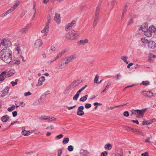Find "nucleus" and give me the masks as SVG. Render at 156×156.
<instances>
[{
    "label": "nucleus",
    "mask_w": 156,
    "mask_h": 156,
    "mask_svg": "<svg viewBox=\"0 0 156 156\" xmlns=\"http://www.w3.org/2000/svg\"><path fill=\"white\" fill-rule=\"evenodd\" d=\"M0 58L5 62L9 63L12 58L11 51L7 48L2 49L0 52Z\"/></svg>",
    "instance_id": "obj_1"
},
{
    "label": "nucleus",
    "mask_w": 156,
    "mask_h": 156,
    "mask_svg": "<svg viewBox=\"0 0 156 156\" xmlns=\"http://www.w3.org/2000/svg\"><path fill=\"white\" fill-rule=\"evenodd\" d=\"M142 41L145 43H148V46L150 48L153 49L156 46L155 43L152 40L148 41V40H141Z\"/></svg>",
    "instance_id": "obj_2"
},
{
    "label": "nucleus",
    "mask_w": 156,
    "mask_h": 156,
    "mask_svg": "<svg viewBox=\"0 0 156 156\" xmlns=\"http://www.w3.org/2000/svg\"><path fill=\"white\" fill-rule=\"evenodd\" d=\"M78 31H76L74 30H71L67 33L66 35V37L68 39L74 38L75 36L78 35Z\"/></svg>",
    "instance_id": "obj_3"
},
{
    "label": "nucleus",
    "mask_w": 156,
    "mask_h": 156,
    "mask_svg": "<svg viewBox=\"0 0 156 156\" xmlns=\"http://www.w3.org/2000/svg\"><path fill=\"white\" fill-rule=\"evenodd\" d=\"M146 109L147 108H145L144 109H143L141 110H135L134 111L135 112H132V113L136 115L137 116V118H139L141 116L143 117L144 115V113L146 111Z\"/></svg>",
    "instance_id": "obj_4"
},
{
    "label": "nucleus",
    "mask_w": 156,
    "mask_h": 156,
    "mask_svg": "<svg viewBox=\"0 0 156 156\" xmlns=\"http://www.w3.org/2000/svg\"><path fill=\"white\" fill-rule=\"evenodd\" d=\"M49 27L48 26V22L47 23V26L45 27L44 29L41 30V32L42 34L43 38H45L47 36V34L48 33L49 29H48Z\"/></svg>",
    "instance_id": "obj_5"
},
{
    "label": "nucleus",
    "mask_w": 156,
    "mask_h": 156,
    "mask_svg": "<svg viewBox=\"0 0 156 156\" xmlns=\"http://www.w3.org/2000/svg\"><path fill=\"white\" fill-rule=\"evenodd\" d=\"M75 83L76 82H73L69 86L66 90L64 91L63 94H66L67 93L70 92L71 90H73V87H75Z\"/></svg>",
    "instance_id": "obj_6"
},
{
    "label": "nucleus",
    "mask_w": 156,
    "mask_h": 156,
    "mask_svg": "<svg viewBox=\"0 0 156 156\" xmlns=\"http://www.w3.org/2000/svg\"><path fill=\"white\" fill-rule=\"evenodd\" d=\"M75 23V21L74 20H73L71 22L66 24L65 27V30L66 31H69L72 28L73 26Z\"/></svg>",
    "instance_id": "obj_7"
},
{
    "label": "nucleus",
    "mask_w": 156,
    "mask_h": 156,
    "mask_svg": "<svg viewBox=\"0 0 156 156\" xmlns=\"http://www.w3.org/2000/svg\"><path fill=\"white\" fill-rule=\"evenodd\" d=\"M54 20L58 25L61 22V19L60 14L59 13H55V16L54 17Z\"/></svg>",
    "instance_id": "obj_8"
},
{
    "label": "nucleus",
    "mask_w": 156,
    "mask_h": 156,
    "mask_svg": "<svg viewBox=\"0 0 156 156\" xmlns=\"http://www.w3.org/2000/svg\"><path fill=\"white\" fill-rule=\"evenodd\" d=\"M84 107L83 106H79L77 109V114L79 116H82L84 114V112L83 111Z\"/></svg>",
    "instance_id": "obj_9"
},
{
    "label": "nucleus",
    "mask_w": 156,
    "mask_h": 156,
    "mask_svg": "<svg viewBox=\"0 0 156 156\" xmlns=\"http://www.w3.org/2000/svg\"><path fill=\"white\" fill-rule=\"evenodd\" d=\"M1 43L3 46L6 47H10L12 45L11 42L9 40H3V41Z\"/></svg>",
    "instance_id": "obj_10"
},
{
    "label": "nucleus",
    "mask_w": 156,
    "mask_h": 156,
    "mask_svg": "<svg viewBox=\"0 0 156 156\" xmlns=\"http://www.w3.org/2000/svg\"><path fill=\"white\" fill-rule=\"evenodd\" d=\"M32 24L29 23L25 27L23 28L20 31L19 33L20 34H23L25 33L26 31L28 30V29L31 26Z\"/></svg>",
    "instance_id": "obj_11"
},
{
    "label": "nucleus",
    "mask_w": 156,
    "mask_h": 156,
    "mask_svg": "<svg viewBox=\"0 0 156 156\" xmlns=\"http://www.w3.org/2000/svg\"><path fill=\"white\" fill-rule=\"evenodd\" d=\"M42 44V41L41 40H37L34 43V46L36 48H39Z\"/></svg>",
    "instance_id": "obj_12"
},
{
    "label": "nucleus",
    "mask_w": 156,
    "mask_h": 156,
    "mask_svg": "<svg viewBox=\"0 0 156 156\" xmlns=\"http://www.w3.org/2000/svg\"><path fill=\"white\" fill-rule=\"evenodd\" d=\"M154 94L150 91H143V95L147 97H151L153 96Z\"/></svg>",
    "instance_id": "obj_13"
},
{
    "label": "nucleus",
    "mask_w": 156,
    "mask_h": 156,
    "mask_svg": "<svg viewBox=\"0 0 156 156\" xmlns=\"http://www.w3.org/2000/svg\"><path fill=\"white\" fill-rule=\"evenodd\" d=\"M20 2L18 1L17 3H16L14 5L12 6L10 9L7 11H9V13L13 11L14 9L19 5Z\"/></svg>",
    "instance_id": "obj_14"
},
{
    "label": "nucleus",
    "mask_w": 156,
    "mask_h": 156,
    "mask_svg": "<svg viewBox=\"0 0 156 156\" xmlns=\"http://www.w3.org/2000/svg\"><path fill=\"white\" fill-rule=\"evenodd\" d=\"M89 153L88 151L83 149H81L80 151V154L82 156H87Z\"/></svg>",
    "instance_id": "obj_15"
},
{
    "label": "nucleus",
    "mask_w": 156,
    "mask_h": 156,
    "mask_svg": "<svg viewBox=\"0 0 156 156\" xmlns=\"http://www.w3.org/2000/svg\"><path fill=\"white\" fill-rule=\"evenodd\" d=\"M156 121V120L155 119H153L152 120H150L147 121H144L142 122V124L143 125H150L153 122Z\"/></svg>",
    "instance_id": "obj_16"
},
{
    "label": "nucleus",
    "mask_w": 156,
    "mask_h": 156,
    "mask_svg": "<svg viewBox=\"0 0 156 156\" xmlns=\"http://www.w3.org/2000/svg\"><path fill=\"white\" fill-rule=\"evenodd\" d=\"M140 29L144 32L148 30L147 23H143L140 28Z\"/></svg>",
    "instance_id": "obj_17"
},
{
    "label": "nucleus",
    "mask_w": 156,
    "mask_h": 156,
    "mask_svg": "<svg viewBox=\"0 0 156 156\" xmlns=\"http://www.w3.org/2000/svg\"><path fill=\"white\" fill-rule=\"evenodd\" d=\"M88 42V40H80L77 42L78 45H83L87 43Z\"/></svg>",
    "instance_id": "obj_18"
},
{
    "label": "nucleus",
    "mask_w": 156,
    "mask_h": 156,
    "mask_svg": "<svg viewBox=\"0 0 156 156\" xmlns=\"http://www.w3.org/2000/svg\"><path fill=\"white\" fill-rule=\"evenodd\" d=\"M144 35L147 37H151L152 36V34L149 30L144 32Z\"/></svg>",
    "instance_id": "obj_19"
},
{
    "label": "nucleus",
    "mask_w": 156,
    "mask_h": 156,
    "mask_svg": "<svg viewBox=\"0 0 156 156\" xmlns=\"http://www.w3.org/2000/svg\"><path fill=\"white\" fill-rule=\"evenodd\" d=\"M9 118V116L7 115H5L2 117V120L4 122H6L8 120Z\"/></svg>",
    "instance_id": "obj_20"
},
{
    "label": "nucleus",
    "mask_w": 156,
    "mask_h": 156,
    "mask_svg": "<svg viewBox=\"0 0 156 156\" xmlns=\"http://www.w3.org/2000/svg\"><path fill=\"white\" fill-rule=\"evenodd\" d=\"M45 80L44 77V76L41 77L38 80V83L37 86H40L42 85V82H44Z\"/></svg>",
    "instance_id": "obj_21"
},
{
    "label": "nucleus",
    "mask_w": 156,
    "mask_h": 156,
    "mask_svg": "<svg viewBox=\"0 0 156 156\" xmlns=\"http://www.w3.org/2000/svg\"><path fill=\"white\" fill-rule=\"evenodd\" d=\"M149 30L151 33L155 32L156 31V29L154 26L151 25L148 28Z\"/></svg>",
    "instance_id": "obj_22"
},
{
    "label": "nucleus",
    "mask_w": 156,
    "mask_h": 156,
    "mask_svg": "<svg viewBox=\"0 0 156 156\" xmlns=\"http://www.w3.org/2000/svg\"><path fill=\"white\" fill-rule=\"evenodd\" d=\"M6 73V72H4L0 75V81H2L4 80Z\"/></svg>",
    "instance_id": "obj_23"
},
{
    "label": "nucleus",
    "mask_w": 156,
    "mask_h": 156,
    "mask_svg": "<svg viewBox=\"0 0 156 156\" xmlns=\"http://www.w3.org/2000/svg\"><path fill=\"white\" fill-rule=\"evenodd\" d=\"M115 1L116 0H113L109 5V7L111 9H112L114 7L115 3Z\"/></svg>",
    "instance_id": "obj_24"
},
{
    "label": "nucleus",
    "mask_w": 156,
    "mask_h": 156,
    "mask_svg": "<svg viewBox=\"0 0 156 156\" xmlns=\"http://www.w3.org/2000/svg\"><path fill=\"white\" fill-rule=\"evenodd\" d=\"M30 131H26L24 129L22 132V133L23 135L26 136H28L30 135Z\"/></svg>",
    "instance_id": "obj_25"
},
{
    "label": "nucleus",
    "mask_w": 156,
    "mask_h": 156,
    "mask_svg": "<svg viewBox=\"0 0 156 156\" xmlns=\"http://www.w3.org/2000/svg\"><path fill=\"white\" fill-rule=\"evenodd\" d=\"M121 58L126 64H128V62L127 61V59H128V57L127 56H121Z\"/></svg>",
    "instance_id": "obj_26"
},
{
    "label": "nucleus",
    "mask_w": 156,
    "mask_h": 156,
    "mask_svg": "<svg viewBox=\"0 0 156 156\" xmlns=\"http://www.w3.org/2000/svg\"><path fill=\"white\" fill-rule=\"evenodd\" d=\"M124 129L126 130H129V131H132L133 132H134V129L133 128L125 126L124 127Z\"/></svg>",
    "instance_id": "obj_27"
},
{
    "label": "nucleus",
    "mask_w": 156,
    "mask_h": 156,
    "mask_svg": "<svg viewBox=\"0 0 156 156\" xmlns=\"http://www.w3.org/2000/svg\"><path fill=\"white\" fill-rule=\"evenodd\" d=\"M69 141V138L68 137L64 138L62 140V143L64 144L68 143Z\"/></svg>",
    "instance_id": "obj_28"
},
{
    "label": "nucleus",
    "mask_w": 156,
    "mask_h": 156,
    "mask_svg": "<svg viewBox=\"0 0 156 156\" xmlns=\"http://www.w3.org/2000/svg\"><path fill=\"white\" fill-rule=\"evenodd\" d=\"M151 138V137H148L147 139L144 140V142L145 143H148L149 144H151L153 143L152 142L150 141V140Z\"/></svg>",
    "instance_id": "obj_29"
},
{
    "label": "nucleus",
    "mask_w": 156,
    "mask_h": 156,
    "mask_svg": "<svg viewBox=\"0 0 156 156\" xmlns=\"http://www.w3.org/2000/svg\"><path fill=\"white\" fill-rule=\"evenodd\" d=\"M88 96V95H86L85 96H84L81 98L80 99V101H81L84 102V101H85L87 100V98Z\"/></svg>",
    "instance_id": "obj_30"
},
{
    "label": "nucleus",
    "mask_w": 156,
    "mask_h": 156,
    "mask_svg": "<svg viewBox=\"0 0 156 156\" xmlns=\"http://www.w3.org/2000/svg\"><path fill=\"white\" fill-rule=\"evenodd\" d=\"M104 147L105 149H108V150H110L112 148V146L109 144H107L105 145Z\"/></svg>",
    "instance_id": "obj_31"
},
{
    "label": "nucleus",
    "mask_w": 156,
    "mask_h": 156,
    "mask_svg": "<svg viewBox=\"0 0 156 156\" xmlns=\"http://www.w3.org/2000/svg\"><path fill=\"white\" fill-rule=\"evenodd\" d=\"M15 106L13 105L11 107H9L8 108L7 110L9 112H11L15 109Z\"/></svg>",
    "instance_id": "obj_32"
},
{
    "label": "nucleus",
    "mask_w": 156,
    "mask_h": 156,
    "mask_svg": "<svg viewBox=\"0 0 156 156\" xmlns=\"http://www.w3.org/2000/svg\"><path fill=\"white\" fill-rule=\"evenodd\" d=\"M70 58L71 61L75 59L77 57V55L76 54H73L69 56Z\"/></svg>",
    "instance_id": "obj_33"
},
{
    "label": "nucleus",
    "mask_w": 156,
    "mask_h": 156,
    "mask_svg": "<svg viewBox=\"0 0 156 156\" xmlns=\"http://www.w3.org/2000/svg\"><path fill=\"white\" fill-rule=\"evenodd\" d=\"M71 61L70 58H69V57H66V61L65 62V64H67L69 62Z\"/></svg>",
    "instance_id": "obj_34"
},
{
    "label": "nucleus",
    "mask_w": 156,
    "mask_h": 156,
    "mask_svg": "<svg viewBox=\"0 0 156 156\" xmlns=\"http://www.w3.org/2000/svg\"><path fill=\"white\" fill-rule=\"evenodd\" d=\"M126 105V104H124L123 105H120L118 106H115L113 107H110L109 108L110 109H113L117 107H121L122 106H124Z\"/></svg>",
    "instance_id": "obj_35"
},
{
    "label": "nucleus",
    "mask_w": 156,
    "mask_h": 156,
    "mask_svg": "<svg viewBox=\"0 0 156 156\" xmlns=\"http://www.w3.org/2000/svg\"><path fill=\"white\" fill-rule=\"evenodd\" d=\"M87 85H86L82 87L76 93L77 94L79 95L80 93L82 92L85 88L87 87Z\"/></svg>",
    "instance_id": "obj_36"
},
{
    "label": "nucleus",
    "mask_w": 156,
    "mask_h": 156,
    "mask_svg": "<svg viewBox=\"0 0 156 156\" xmlns=\"http://www.w3.org/2000/svg\"><path fill=\"white\" fill-rule=\"evenodd\" d=\"M87 85H86L82 87L76 93L77 94L79 95L80 93L82 92L85 88L87 87Z\"/></svg>",
    "instance_id": "obj_37"
},
{
    "label": "nucleus",
    "mask_w": 156,
    "mask_h": 156,
    "mask_svg": "<svg viewBox=\"0 0 156 156\" xmlns=\"http://www.w3.org/2000/svg\"><path fill=\"white\" fill-rule=\"evenodd\" d=\"M99 78V76L98 75H96L95 76V77L94 79V83H99L98 82V80Z\"/></svg>",
    "instance_id": "obj_38"
},
{
    "label": "nucleus",
    "mask_w": 156,
    "mask_h": 156,
    "mask_svg": "<svg viewBox=\"0 0 156 156\" xmlns=\"http://www.w3.org/2000/svg\"><path fill=\"white\" fill-rule=\"evenodd\" d=\"M57 48L56 45H53L51 47V50L52 51H55Z\"/></svg>",
    "instance_id": "obj_39"
},
{
    "label": "nucleus",
    "mask_w": 156,
    "mask_h": 156,
    "mask_svg": "<svg viewBox=\"0 0 156 156\" xmlns=\"http://www.w3.org/2000/svg\"><path fill=\"white\" fill-rule=\"evenodd\" d=\"M64 63H63V64H62V63L60 64L58 66V67H57L58 69H63V68H64Z\"/></svg>",
    "instance_id": "obj_40"
},
{
    "label": "nucleus",
    "mask_w": 156,
    "mask_h": 156,
    "mask_svg": "<svg viewBox=\"0 0 156 156\" xmlns=\"http://www.w3.org/2000/svg\"><path fill=\"white\" fill-rule=\"evenodd\" d=\"M9 13V11H7L5 13L0 15V18L1 17H4V16H6V15H7V14H8Z\"/></svg>",
    "instance_id": "obj_41"
},
{
    "label": "nucleus",
    "mask_w": 156,
    "mask_h": 156,
    "mask_svg": "<svg viewBox=\"0 0 156 156\" xmlns=\"http://www.w3.org/2000/svg\"><path fill=\"white\" fill-rule=\"evenodd\" d=\"M142 84L144 85L147 86L148 85L150 84V83L148 81H143L142 82Z\"/></svg>",
    "instance_id": "obj_42"
},
{
    "label": "nucleus",
    "mask_w": 156,
    "mask_h": 156,
    "mask_svg": "<svg viewBox=\"0 0 156 156\" xmlns=\"http://www.w3.org/2000/svg\"><path fill=\"white\" fill-rule=\"evenodd\" d=\"M79 95L76 93L73 98V99L74 100H77L79 96Z\"/></svg>",
    "instance_id": "obj_43"
},
{
    "label": "nucleus",
    "mask_w": 156,
    "mask_h": 156,
    "mask_svg": "<svg viewBox=\"0 0 156 156\" xmlns=\"http://www.w3.org/2000/svg\"><path fill=\"white\" fill-rule=\"evenodd\" d=\"M91 105L89 103L86 104L85 105V108L87 109H88L91 107Z\"/></svg>",
    "instance_id": "obj_44"
},
{
    "label": "nucleus",
    "mask_w": 156,
    "mask_h": 156,
    "mask_svg": "<svg viewBox=\"0 0 156 156\" xmlns=\"http://www.w3.org/2000/svg\"><path fill=\"white\" fill-rule=\"evenodd\" d=\"M67 149H68V150L69 151H72L73 150V146H71V145L69 146L68 147Z\"/></svg>",
    "instance_id": "obj_45"
},
{
    "label": "nucleus",
    "mask_w": 156,
    "mask_h": 156,
    "mask_svg": "<svg viewBox=\"0 0 156 156\" xmlns=\"http://www.w3.org/2000/svg\"><path fill=\"white\" fill-rule=\"evenodd\" d=\"M62 153V150L61 149H59L58 151V156H61V155Z\"/></svg>",
    "instance_id": "obj_46"
},
{
    "label": "nucleus",
    "mask_w": 156,
    "mask_h": 156,
    "mask_svg": "<svg viewBox=\"0 0 156 156\" xmlns=\"http://www.w3.org/2000/svg\"><path fill=\"white\" fill-rule=\"evenodd\" d=\"M148 57L151 58H154L156 57L155 55L153 54L152 53H150L148 55Z\"/></svg>",
    "instance_id": "obj_47"
},
{
    "label": "nucleus",
    "mask_w": 156,
    "mask_h": 156,
    "mask_svg": "<svg viewBox=\"0 0 156 156\" xmlns=\"http://www.w3.org/2000/svg\"><path fill=\"white\" fill-rule=\"evenodd\" d=\"M9 89V87H6L3 90V92H5L6 93H8V91Z\"/></svg>",
    "instance_id": "obj_48"
},
{
    "label": "nucleus",
    "mask_w": 156,
    "mask_h": 156,
    "mask_svg": "<svg viewBox=\"0 0 156 156\" xmlns=\"http://www.w3.org/2000/svg\"><path fill=\"white\" fill-rule=\"evenodd\" d=\"M108 155V153L107 151H105L103 152L101 154V156H106Z\"/></svg>",
    "instance_id": "obj_49"
},
{
    "label": "nucleus",
    "mask_w": 156,
    "mask_h": 156,
    "mask_svg": "<svg viewBox=\"0 0 156 156\" xmlns=\"http://www.w3.org/2000/svg\"><path fill=\"white\" fill-rule=\"evenodd\" d=\"M123 115L126 117L128 116L129 115V112L127 111L124 112L123 113Z\"/></svg>",
    "instance_id": "obj_50"
},
{
    "label": "nucleus",
    "mask_w": 156,
    "mask_h": 156,
    "mask_svg": "<svg viewBox=\"0 0 156 156\" xmlns=\"http://www.w3.org/2000/svg\"><path fill=\"white\" fill-rule=\"evenodd\" d=\"M141 155L142 156H149L148 153L147 152H145L144 153L141 154Z\"/></svg>",
    "instance_id": "obj_51"
},
{
    "label": "nucleus",
    "mask_w": 156,
    "mask_h": 156,
    "mask_svg": "<svg viewBox=\"0 0 156 156\" xmlns=\"http://www.w3.org/2000/svg\"><path fill=\"white\" fill-rule=\"evenodd\" d=\"M14 74V73H8L6 75V76L7 77H10L13 75Z\"/></svg>",
    "instance_id": "obj_52"
},
{
    "label": "nucleus",
    "mask_w": 156,
    "mask_h": 156,
    "mask_svg": "<svg viewBox=\"0 0 156 156\" xmlns=\"http://www.w3.org/2000/svg\"><path fill=\"white\" fill-rule=\"evenodd\" d=\"M56 120V118L54 117H49V121H54Z\"/></svg>",
    "instance_id": "obj_53"
},
{
    "label": "nucleus",
    "mask_w": 156,
    "mask_h": 156,
    "mask_svg": "<svg viewBox=\"0 0 156 156\" xmlns=\"http://www.w3.org/2000/svg\"><path fill=\"white\" fill-rule=\"evenodd\" d=\"M31 94V93L30 91H28L27 92H25L24 93V96H27Z\"/></svg>",
    "instance_id": "obj_54"
},
{
    "label": "nucleus",
    "mask_w": 156,
    "mask_h": 156,
    "mask_svg": "<svg viewBox=\"0 0 156 156\" xmlns=\"http://www.w3.org/2000/svg\"><path fill=\"white\" fill-rule=\"evenodd\" d=\"M75 106H76V105H74L73 106H71V107H70L68 106H66V107L67 108H68V110H69L72 109L73 108H74L75 107Z\"/></svg>",
    "instance_id": "obj_55"
},
{
    "label": "nucleus",
    "mask_w": 156,
    "mask_h": 156,
    "mask_svg": "<svg viewBox=\"0 0 156 156\" xmlns=\"http://www.w3.org/2000/svg\"><path fill=\"white\" fill-rule=\"evenodd\" d=\"M63 137V135L62 134H59V135H57L56 136V137L59 139H61Z\"/></svg>",
    "instance_id": "obj_56"
},
{
    "label": "nucleus",
    "mask_w": 156,
    "mask_h": 156,
    "mask_svg": "<svg viewBox=\"0 0 156 156\" xmlns=\"http://www.w3.org/2000/svg\"><path fill=\"white\" fill-rule=\"evenodd\" d=\"M12 114L13 116L15 117L17 115V112L16 111H14L12 112Z\"/></svg>",
    "instance_id": "obj_57"
},
{
    "label": "nucleus",
    "mask_w": 156,
    "mask_h": 156,
    "mask_svg": "<svg viewBox=\"0 0 156 156\" xmlns=\"http://www.w3.org/2000/svg\"><path fill=\"white\" fill-rule=\"evenodd\" d=\"M58 59V58H57V57L56 56L53 59H51L50 61V62L51 63L54 62V61Z\"/></svg>",
    "instance_id": "obj_58"
},
{
    "label": "nucleus",
    "mask_w": 156,
    "mask_h": 156,
    "mask_svg": "<svg viewBox=\"0 0 156 156\" xmlns=\"http://www.w3.org/2000/svg\"><path fill=\"white\" fill-rule=\"evenodd\" d=\"M116 76L117 77L116 78V80H119L120 77V75L119 74H118L116 75Z\"/></svg>",
    "instance_id": "obj_59"
},
{
    "label": "nucleus",
    "mask_w": 156,
    "mask_h": 156,
    "mask_svg": "<svg viewBox=\"0 0 156 156\" xmlns=\"http://www.w3.org/2000/svg\"><path fill=\"white\" fill-rule=\"evenodd\" d=\"M98 21L94 20L93 23V26L94 27L97 25Z\"/></svg>",
    "instance_id": "obj_60"
},
{
    "label": "nucleus",
    "mask_w": 156,
    "mask_h": 156,
    "mask_svg": "<svg viewBox=\"0 0 156 156\" xmlns=\"http://www.w3.org/2000/svg\"><path fill=\"white\" fill-rule=\"evenodd\" d=\"M11 83L12 86H14L15 85H17V83L16 82H14L13 81L11 82Z\"/></svg>",
    "instance_id": "obj_61"
},
{
    "label": "nucleus",
    "mask_w": 156,
    "mask_h": 156,
    "mask_svg": "<svg viewBox=\"0 0 156 156\" xmlns=\"http://www.w3.org/2000/svg\"><path fill=\"white\" fill-rule=\"evenodd\" d=\"M42 119V120H47L49 119V117L43 116Z\"/></svg>",
    "instance_id": "obj_62"
},
{
    "label": "nucleus",
    "mask_w": 156,
    "mask_h": 156,
    "mask_svg": "<svg viewBox=\"0 0 156 156\" xmlns=\"http://www.w3.org/2000/svg\"><path fill=\"white\" fill-rule=\"evenodd\" d=\"M20 50V49L19 47H17V48H16L15 51L17 52V54H18L19 53V51Z\"/></svg>",
    "instance_id": "obj_63"
},
{
    "label": "nucleus",
    "mask_w": 156,
    "mask_h": 156,
    "mask_svg": "<svg viewBox=\"0 0 156 156\" xmlns=\"http://www.w3.org/2000/svg\"><path fill=\"white\" fill-rule=\"evenodd\" d=\"M63 55L62 53V52H61L60 53H59L57 56V58H59L60 57H61L62 55Z\"/></svg>",
    "instance_id": "obj_64"
}]
</instances>
